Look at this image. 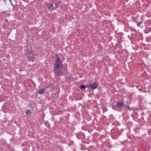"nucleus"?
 Wrapping results in <instances>:
<instances>
[{
    "mask_svg": "<svg viewBox=\"0 0 151 151\" xmlns=\"http://www.w3.org/2000/svg\"><path fill=\"white\" fill-rule=\"evenodd\" d=\"M62 66H60L57 64H54L53 68L54 73L56 76H59L62 73V71L61 68Z\"/></svg>",
    "mask_w": 151,
    "mask_h": 151,
    "instance_id": "1",
    "label": "nucleus"
},
{
    "mask_svg": "<svg viewBox=\"0 0 151 151\" xmlns=\"http://www.w3.org/2000/svg\"><path fill=\"white\" fill-rule=\"evenodd\" d=\"M56 55L57 58V60L56 61V63L55 64H57L60 66H62V63L61 61V59L59 57L57 54H56Z\"/></svg>",
    "mask_w": 151,
    "mask_h": 151,
    "instance_id": "2",
    "label": "nucleus"
},
{
    "mask_svg": "<svg viewBox=\"0 0 151 151\" xmlns=\"http://www.w3.org/2000/svg\"><path fill=\"white\" fill-rule=\"evenodd\" d=\"M97 85L95 82L87 86V87H90L92 89L94 90L97 88Z\"/></svg>",
    "mask_w": 151,
    "mask_h": 151,
    "instance_id": "3",
    "label": "nucleus"
},
{
    "mask_svg": "<svg viewBox=\"0 0 151 151\" xmlns=\"http://www.w3.org/2000/svg\"><path fill=\"white\" fill-rule=\"evenodd\" d=\"M47 7L50 10H53L56 9V8H55V6L52 4H47Z\"/></svg>",
    "mask_w": 151,
    "mask_h": 151,
    "instance_id": "4",
    "label": "nucleus"
},
{
    "mask_svg": "<svg viewBox=\"0 0 151 151\" xmlns=\"http://www.w3.org/2000/svg\"><path fill=\"white\" fill-rule=\"evenodd\" d=\"M45 92V88H42L38 91V93L40 94H42Z\"/></svg>",
    "mask_w": 151,
    "mask_h": 151,
    "instance_id": "5",
    "label": "nucleus"
},
{
    "mask_svg": "<svg viewBox=\"0 0 151 151\" xmlns=\"http://www.w3.org/2000/svg\"><path fill=\"white\" fill-rule=\"evenodd\" d=\"M60 3L61 2L60 1H58L57 2H55L54 4V6H55V8H56V9L57 8L60 4Z\"/></svg>",
    "mask_w": 151,
    "mask_h": 151,
    "instance_id": "6",
    "label": "nucleus"
},
{
    "mask_svg": "<svg viewBox=\"0 0 151 151\" xmlns=\"http://www.w3.org/2000/svg\"><path fill=\"white\" fill-rule=\"evenodd\" d=\"M116 105L118 107H120L121 106H122L123 105V103L122 102H117Z\"/></svg>",
    "mask_w": 151,
    "mask_h": 151,
    "instance_id": "7",
    "label": "nucleus"
},
{
    "mask_svg": "<svg viewBox=\"0 0 151 151\" xmlns=\"http://www.w3.org/2000/svg\"><path fill=\"white\" fill-rule=\"evenodd\" d=\"M25 113L27 115H29L31 113V111L29 109H27L25 111Z\"/></svg>",
    "mask_w": 151,
    "mask_h": 151,
    "instance_id": "8",
    "label": "nucleus"
},
{
    "mask_svg": "<svg viewBox=\"0 0 151 151\" xmlns=\"http://www.w3.org/2000/svg\"><path fill=\"white\" fill-rule=\"evenodd\" d=\"M86 86L85 85H82L80 86V88L81 89H85Z\"/></svg>",
    "mask_w": 151,
    "mask_h": 151,
    "instance_id": "9",
    "label": "nucleus"
},
{
    "mask_svg": "<svg viewBox=\"0 0 151 151\" xmlns=\"http://www.w3.org/2000/svg\"><path fill=\"white\" fill-rule=\"evenodd\" d=\"M141 23V22H139L137 24V26L138 27H139L140 26V25Z\"/></svg>",
    "mask_w": 151,
    "mask_h": 151,
    "instance_id": "10",
    "label": "nucleus"
}]
</instances>
